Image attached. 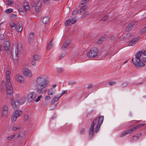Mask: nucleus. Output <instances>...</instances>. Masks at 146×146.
Wrapping results in <instances>:
<instances>
[{"mask_svg": "<svg viewBox=\"0 0 146 146\" xmlns=\"http://www.w3.org/2000/svg\"><path fill=\"white\" fill-rule=\"evenodd\" d=\"M48 84L46 80L44 78L43 76L41 75L36 80V88L38 93H45L46 90L45 88Z\"/></svg>", "mask_w": 146, "mask_h": 146, "instance_id": "f257e3e1", "label": "nucleus"}, {"mask_svg": "<svg viewBox=\"0 0 146 146\" xmlns=\"http://www.w3.org/2000/svg\"><path fill=\"white\" fill-rule=\"evenodd\" d=\"M144 55L146 56V51L143 50L142 51H139L135 54V61H134L133 58L132 59L133 63L135 66L136 68L141 66L143 67L145 66V64L140 60V57L142 55V53Z\"/></svg>", "mask_w": 146, "mask_h": 146, "instance_id": "f03ea898", "label": "nucleus"}, {"mask_svg": "<svg viewBox=\"0 0 146 146\" xmlns=\"http://www.w3.org/2000/svg\"><path fill=\"white\" fill-rule=\"evenodd\" d=\"M10 72L7 70L6 72V87L7 88V96H12L13 92V90L11 83L10 82Z\"/></svg>", "mask_w": 146, "mask_h": 146, "instance_id": "7ed1b4c3", "label": "nucleus"}, {"mask_svg": "<svg viewBox=\"0 0 146 146\" xmlns=\"http://www.w3.org/2000/svg\"><path fill=\"white\" fill-rule=\"evenodd\" d=\"M144 125V124H141L139 125H138L137 126H135V127L132 128L131 129L122 133L121 135L120 136V137H122L126 134H130L137 129L141 127Z\"/></svg>", "mask_w": 146, "mask_h": 146, "instance_id": "20e7f679", "label": "nucleus"}, {"mask_svg": "<svg viewBox=\"0 0 146 146\" xmlns=\"http://www.w3.org/2000/svg\"><path fill=\"white\" fill-rule=\"evenodd\" d=\"M98 51L97 48L94 47L91 48L87 54L88 56L93 58L97 56Z\"/></svg>", "mask_w": 146, "mask_h": 146, "instance_id": "39448f33", "label": "nucleus"}, {"mask_svg": "<svg viewBox=\"0 0 146 146\" xmlns=\"http://www.w3.org/2000/svg\"><path fill=\"white\" fill-rule=\"evenodd\" d=\"M97 119V118H95L93 120L89 129V135L91 136V138L94 135V125L96 123Z\"/></svg>", "mask_w": 146, "mask_h": 146, "instance_id": "423d86ee", "label": "nucleus"}, {"mask_svg": "<svg viewBox=\"0 0 146 146\" xmlns=\"http://www.w3.org/2000/svg\"><path fill=\"white\" fill-rule=\"evenodd\" d=\"M104 119V116H100L98 117V123L96 127L95 132L97 133L99 131L100 126L102 124Z\"/></svg>", "mask_w": 146, "mask_h": 146, "instance_id": "0eeeda50", "label": "nucleus"}, {"mask_svg": "<svg viewBox=\"0 0 146 146\" xmlns=\"http://www.w3.org/2000/svg\"><path fill=\"white\" fill-rule=\"evenodd\" d=\"M29 102H31L36 96V94L34 92H29L26 96Z\"/></svg>", "mask_w": 146, "mask_h": 146, "instance_id": "6e6552de", "label": "nucleus"}, {"mask_svg": "<svg viewBox=\"0 0 146 146\" xmlns=\"http://www.w3.org/2000/svg\"><path fill=\"white\" fill-rule=\"evenodd\" d=\"M22 71L24 74L27 77H31L32 75L30 70L27 68H24Z\"/></svg>", "mask_w": 146, "mask_h": 146, "instance_id": "1a4fd4ad", "label": "nucleus"}, {"mask_svg": "<svg viewBox=\"0 0 146 146\" xmlns=\"http://www.w3.org/2000/svg\"><path fill=\"white\" fill-rule=\"evenodd\" d=\"M17 51H15V53L14 54H13L12 53V56H13V58L14 60L15 63L16 64H18V50L17 47Z\"/></svg>", "mask_w": 146, "mask_h": 146, "instance_id": "9d476101", "label": "nucleus"}, {"mask_svg": "<svg viewBox=\"0 0 146 146\" xmlns=\"http://www.w3.org/2000/svg\"><path fill=\"white\" fill-rule=\"evenodd\" d=\"M25 136V132L21 131L19 133V143L20 142V144L23 143Z\"/></svg>", "mask_w": 146, "mask_h": 146, "instance_id": "9b49d317", "label": "nucleus"}, {"mask_svg": "<svg viewBox=\"0 0 146 146\" xmlns=\"http://www.w3.org/2000/svg\"><path fill=\"white\" fill-rule=\"evenodd\" d=\"M11 104L12 108L14 109H16L18 106V100L12 99L11 101Z\"/></svg>", "mask_w": 146, "mask_h": 146, "instance_id": "f8f14e48", "label": "nucleus"}, {"mask_svg": "<svg viewBox=\"0 0 146 146\" xmlns=\"http://www.w3.org/2000/svg\"><path fill=\"white\" fill-rule=\"evenodd\" d=\"M18 117V110H16L14 111L11 117V119L12 121L14 122L17 119Z\"/></svg>", "mask_w": 146, "mask_h": 146, "instance_id": "ddd939ff", "label": "nucleus"}, {"mask_svg": "<svg viewBox=\"0 0 146 146\" xmlns=\"http://www.w3.org/2000/svg\"><path fill=\"white\" fill-rule=\"evenodd\" d=\"M39 60V58L37 54H35L33 56V59L31 62V64L33 66H35L36 65V62L38 61Z\"/></svg>", "mask_w": 146, "mask_h": 146, "instance_id": "4468645a", "label": "nucleus"}, {"mask_svg": "<svg viewBox=\"0 0 146 146\" xmlns=\"http://www.w3.org/2000/svg\"><path fill=\"white\" fill-rule=\"evenodd\" d=\"M135 24V22L133 21L130 23L125 29V31L128 32L130 31Z\"/></svg>", "mask_w": 146, "mask_h": 146, "instance_id": "2eb2a0df", "label": "nucleus"}, {"mask_svg": "<svg viewBox=\"0 0 146 146\" xmlns=\"http://www.w3.org/2000/svg\"><path fill=\"white\" fill-rule=\"evenodd\" d=\"M138 38L139 37H138L132 39L129 43V46H133L135 44L138 42L139 40Z\"/></svg>", "mask_w": 146, "mask_h": 146, "instance_id": "dca6fc26", "label": "nucleus"}, {"mask_svg": "<svg viewBox=\"0 0 146 146\" xmlns=\"http://www.w3.org/2000/svg\"><path fill=\"white\" fill-rule=\"evenodd\" d=\"M4 46L6 50H9V49L10 48V45L9 42L8 40L5 42L4 43Z\"/></svg>", "mask_w": 146, "mask_h": 146, "instance_id": "f3484780", "label": "nucleus"}, {"mask_svg": "<svg viewBox=\"0 0 146 146\" xmlns=\"http://www.w3.org/2000/svg\"><path fill=\"white\" fill-rule=\"evenodd\" d=\"M142 134L141 133H139L133 136L131 138V141L133 142L134 141L137 140L141 136Z\"/></svg>", "mask_w": 146, "mask_h": 146, "instance_id": "a211bd4d", "label": "nucleus"}, {"mask_svg": "<svg viewBox=\"0 0 146 146\" xmlns=\"http://www.w3.org/2000/svg\"><path fill=\"white\" fill-rule=\"evenodd\" d=\"M49 18L47 17H42L41 19L42 22L44 24H47L49 22Z\"/></svg>", "mask_w": 146, "mask_h": 146, "instance_id": "6ab92c4d", "label": "nucleus"}, {"mask_svg": "<svg viewBox=\"0 0 146 146\" xmlns=\"http://www.w3.org/2000/svg\"><path fill=\"white\" fill-rule=\"evenodd\" d=\"M26 98H27L26 95L23 96V97H21L20 100H19V104H23L25 102V99Z\"/></svg>", "mask_w": 146, "mask_h": 146, "instance_id": "aec40b11", "label": "nucleus"}, {"mask_svg": "<svg viewBox=\"0 0 146 146\" xmlns=\"http://www.w3.org/2000/svg\"><path fill=\"white\" fill-rule=\"evenodd\" d=\"M60 97H61L60 96L59 97H57L56 96L54 97L52 99L51 102V104H54L55 102H57Z\"/></svg>", "mask_w": 146, "mask_h": 146, "instance_id": "412c9836", "label": "nucleus"}, {"mask_svg": "<svg viewBox=\"0 0 146 146\" xmlns=\"http://www.w3.org/2000/svg\"><path fill=\"white\" fill-rule=\"evenodd\" d=\"M69 44L70 43L68 42H66L64 43L61 47V50L62 51L65 50Z\"/></svg>", "mask_w": 146, "mask_h": 146, "instance_id": "4be33fe9", "label": "nucleus"}, {"mask_svg": "<svg viewBox=\"0 0 146 146\" xmlns=\"http://www.w3.org/2000/svg\"><path fill=\"white\" fill-rule=\"evenodd\" d=\"M25 80L22 76H19V82L21 84L25 83Z\"/></svg>", "mask_w": 146, "mask_h": 146, "instance_id": "5701e85b", "label": "nucleus"}, {"mask_svg": "<svg viewBox=\"0 0 146 146\" xmlns=\"http://www.w3.org/2000/svg\"><path fill=\"white\" fill-rule=\"evenodd\" d=\"M52 40L51 41H50L48 45V46L46 48L48 50H49L50 49L52 48L53 47V45L52 44Z\"/></svg>", "mask_w": 146, "mask_h": 146, "instance_id": "b1692460", "label": "nucleus"}, {"mask_svg": "<svg viewBox=\"0 0 146 146\" xmlns=\"http://www.w3.org/2000/svg\"><path fill=\"white\" fill-rule=\"evenodd\" d=\"M89 0H83L81 1V4L79 6L80 7H84L85 6V4Z\"/></svg>", "mask_w": 146, "mask_h": 146, "instance_id": "393cba45", "label": "nucleus"}, {"mask_svg": "<svg viewBox=\"0 0 146 146\" xmlns=\"http://www.w3.org/2000/svg\"><path fill=\"white\" fill-rule=\"evenodd\" d=\"M81 7V8L80 9V11H78L77 12V13H80L83 12L84 11V10H86V7L85 6H84V7Z\"/></svg>", "mask_w": 146, "mask_h": 146, "instance_id": "a878e982", "label": "nucleus"}, {"mask_svg": "<svg viewBox=\"0 0 146 146\" xmlns=\"http://www.w3.org/2000/svg\"><path fill=\"white\" fill-rule=\"evenodd\" d=\"M54 92L53 88H52L49 90L48 92V95H52Z\"/></svg>", "mask_w": 146, "mask_h": 146, "instance_id": "bb28decb", "label": "nucleus"}, {"mask_svg": "<svg viewBox=\"0 0 146 146\" xmlns=\"http://www.w3.org/2000/svg\"><path fill=\"white\" fill-rule=\"evenodd\" d=\"M24 9L25 12H27L29 11V7L28 5H26V6H24Z\"/></svg>", "mask_w": 146, "mask_h": 146, "instance_id": "cd10ccee", "label": "nucleus"}, {"mask_svg": "<svg viewBox=\"0 0 146 146\" xmlns=\"http://www.w3.org/2000/svg\"><path fill=\"white\" fill-rule=\"evenodd\" d=\"M71 20L70 19H68L65 22V25L66 26L70 25Z\"/></svg>", "mask_w": 146, "mask_h": 146, "instance_id": "c85d7f7f", "label": "nucleus"}, {"mask_svg": "<svg viewBox=\"0 0 146 146\" xmlns=\"http://www.w3.org/2000/svg\"><path fill=\"white\" fill-rule=\"evenodd\" d=\"M13 11V9L10 8L7 9L5 11V12L7 14H9Z\"/></svg>", "mask_w": 146, "mask_h": 146, "instance_id": "c756f323", "label": "nucleus"}, {"mask_svg": "<svg viewBox=\"0 0 146 146\" xmlns=\"http://www.w3.org/2000/svg\"><path fill=\"white\" fill-rule=\"evenodd\" d=\"M19 54L20 53V54H22L23 53V49L22 48V46L21 44L20 45H19Z\"/></svg>", "mask_w": 146, "mask_h": 146, "instance_id": "7c9ffc66", "label": "nucleus"}, {"mask_svg": "<svg viewBox=\"0 0 146 146\" xmlns=\"http://www.w3.org/2000/svg\"><path fill=\"white\" fill-rule=\"evenodd\" d=\"M10 17L12 19H15L17 18V16L15 14H11L10 15Z\"/></svg>", "mask_w": 146, "mask_h": 146, "instance_id": "2f4dec72", "label": "nucleus"}, {"mask_svg": "<svg viewBox=\"0 0 146 146\" xmlns=\"http://www.w3.org/2000/svg\"><path fill=\"white\" fill-rule=\"evenodd\" d=\"M146 33V26L144 27L141 31L140 33L143 34Z\"/></svg>", "mask_w": 146, "mask_h": 146, "instance_id": "473e14b6", "label": "nucleus"}, {"mask_svg": "<svg viewBox=\"0 0 146 146\" xmlns=\"http://www.w3.org/2000/svg\"><path fill=\"white\" fill-rule=\"evenodd\" d=\"M41 6H35V10L36 11L39 12L41 9Z\"/></svg>", "mask_w": 146, "mask_h": 146, "instance_id": "72a5a7b5", "label": "nucleus"}, {"mask_svg": "<svg viewBox=\"0 0 146 146\" xmlns=\"http://www.w3.org/2000/svg\"><path fill=\"white\" fill-rule=\"evenodd\" d=\"M109 17L108 15L105 16L101 19V21H105Z\"/></svg>", "mask_w": 146, "mask_h": 146, "instance_id": "f704fd0d", "label": "nucleus"}, {"mask_svg": "<svg viewBox=\"0 0 146 146\" xmlns=\"http://www.w3.org/2000/svg\"><path fill=\"white\" fill-rule=\"evenodd\" d=\"M104 38L102 37L100 38L99 40L97 41V42L98 44H100L102 42L104 41Z\"/></svg>", "mask_w": 146, "mask_h": 146, "instance_id": "c9c22d12", "label": "nucleus"}, {"mask_svg": "<svg viewBox=\"0 0 146 146\" xmlns=\"http://www.w3.org/2000/svg\"><path fill=\"white\" fill-rule=\"evenodd\" d=\"M36 4V6H41V3L40 2V0H37Z\"/></svg>", "mask_w": 146, "mask_h": 146, "instance_id": "e433bc0d", "label": "nucleus"}, {"mask_svg": "<svg viewBox=\"0 0 146 146\" xmlns=\"http://www.w3.org/2000/svg\"><path fill=\"white\" fill-rule=\"evenodd\" d=\"M89 12L88 11H86L84 13L82 16V18H84L86 17L88 14Z\"/></svg>", "mask_w": 146, "mask_h": 146, "instance_id": "4c0bfd02", "label": "nucleus"}, {"mask_svg": "<svg viewBox=\"0 0 146 146\" xmlns=\"http://www.w3.org/2000/svg\"><path fill=\"white\" fill-rule=\"evenodd\" d=\"M13 2L11 0H7V4L9 6H11Z\"/></svg>", "mask_w": 146, "mask_h": 146, "instance_id": "58836bf2", "label": "nucleus"}, {"mask_svg": "<svg viewBox=\"0 0 146 146\" xmlns=\"http://www.w3.org/2000/svg\"><path fill=\"white\" fill-rule=\"evenodd\" d=\"M34 37V33H31L29 34V39H31L33 38Z\"/></svg>", "mask_w": 146, "mask_h": 146, "instance_id": "ea45409f", "label": "nucleus"}, {"mask_svg": "<svg viewBox=\"0 0 146 146\" xmlns=\"http://www.w3.org/2000/svg\"><path fill=\"white\" fill-rule=\"evenodd\" d=\"M85 132V129L84 128H82L80 131V133L81 134H83Z\"/></svg>", "mask_w": 146, "mask_h": 146, "instance_id": "a19ab883", "label": "nucleus"}, {"mask_svg": "<svg viewBox=\"0 0 146 146\" xmlns=\"http://www.w3.org/2000/svg\"><path fill=\"white\" fill-rule=\"evenodd\" d=\"M3 110L6 111H8V107L6 105H5L4 106L3 108Z\"/></svg>", "mask_w": 146, "mask_h": 146, "instance_id": "79ce46f5", "label": "nucleus"}, {"mask_svg": "<svg viewBox=\"0 0 146 146\" xmlns=\"http://www.w3.org/2000/svg\"><path fill=\"white\" fill-rule=\"evenodd\" d=\"M65 56V54L64 53H62L61 55L59 57V60H60L62 58L64 57Z\"/></svg>", "mask_w": 146, "mask_h": 146, "instance_id": "37998d69", "label": "nucleus"}, {"mask_svg": "<svg viewBox=\"0 0 146 146\" xmlns=\"http://www.w3.org/2000/svg\"><path fill=\"white\" fill-rule=\"evenodd\" d=\"M128 84V82H125L123 83L122 85V86L124 88L127 86Z\"/></svg>", "mask_w": 146, "mask_h": 146, "instance_id": "c03bdc74", "label": "nucleus"}, {"mask_svg": "<svg viewBox=\"0 0 146 146\" xmlns=\"http://www.w3.org/2000/svg\"><path fill=\"white\" fill-rule=\"evenodd\" d=\"M15 136V135H14L10 136V137H7V139L9 140L13 138Z\"/></svg>", "mask_w": 146, "mask_h": 146, "instance_id": "a18cd8bd", "label": "nucleus"}, {"mask_svg": "<svg viewBox=\"0 0 146 146\" xmlns=\"http://www.w3.org/2000/svg\"><path fill=\"white\" fill-rule=\"evenodd\" d=\"M7 113L8 111H7L3 110L2 111V115L6 116Z\"/></svg>", "mask_w": 146, "mask_h": 146, "instance_id": "49530a36", "label": "nucleus"}, {"mask_svg": "<svg viewBox=\"0 0 146 146\" xmlns=\"http://www.w3.org/2000/svg\"><path fill=\"white\" fill-rule=\"evenodd\" d=\"M42 97V96L41 95L38 96L37 98L35 100V102H38Z\"/></svg>", "mask_w": 146, "mask_h": 146, "instance_id": "de8ad7c7", "label": "nucleus"}, {"mask_svg": "<svg viewBox=\"0 0 146 146\" xmlns=\"http://www.w3.org/2000/svg\"><path fill=\"white\" fill-rule=\"evenodd\" d=\"M76 82L70 81L68 83L69 85H72L76 83Z\"/></svg>", "mask_w": 146, "mask_h": 146, "instance_id": "09e8293b", "label": "nucleus"}, {"mask_svg": "<svg viewBox=\"0 0 146 146\" xmlns=\"http://www.w3.org/2000/svg\"><path fill=\"white\" fill-rule=\"evenodd\" d=\"M22 29L23 27L22 26V25L21 24V25L20 24H19V33L21 32L22 30Z\"/></svg>", "mask_w": 146, "mask_h": 146, "instance_id": "8fccbe9b", "label": "nucleus"}, {"mask_svg": "<svg viewBox=\"0 0 146 146\" xmlns=\"http://www.w3.org/2000/svg\"><path fill=\"white\" fill-rule=\"evenodd\" d=\"M57 70L58 72H61L63 71V69L62 68H57Z\"/></svg>", "mask_w": 146, "mask_h": 146, "instance_id": "3c124183", "label": "nucleus"}, {"mask_svg": "<svg viewBox=\"0 0 146 146\" xmlns=\"http://www.w3.org/2000/svg\"><path fill=\"white\" fill-rule=\"evenodd\" d=\"M10 25L11 27H15L16 24L13 22H11L10 23Z\"/></svg>", "mask_w": 146, "mask_h": 146, "instance_id": "603ef678", "label": "nucleus"}, {"mask_svg": "<svg viewBox=\"0 0 146 146\" xmlns=\"http://www.w3.org/2000/svg\"><path fill=\"white\" fill-rule=\"evenodd\" d=\"M29 116L27 115H25L24 117V120L25 121L27 120H28V119H29Z\"/></svg>", "mask_w": 146, "mask_h": 146, "instance_id": "864d4df0", "label": "nucleus"}, {"mask_svg": "<svg viewBox=\"0 0 146 146\" xmlns=\"http://www.w3.org/2000/svg\"><path fill=\"white\" fill-rule=\"evenodd\" d=\"M116 83L115 82H110L108 83V84L112 86V85L115 84Z\"/></svg>", "mask_w": 146, "mask_h": 146, "instance_id": "5fc2aeb1", "label": "nucleus"}, {"mask_svg": "<svg viewBox=\"0 0 146 146\" xmlns=\"http://www.w3.org/2000/svg\"><path fill=\"white\" fill-rule=\"evenodd\" d=\"M19 12H20V14L22 15H24L25 14V13L24 11H21L19 9Z\"/></svg>", "mask_w": 146, "mask_h": 146, "instance_id": "6e6d98bb", "label": "nucleus"}, {"mask_svg": "<svg viewBox=\"0 0 146 146\" xmlns=\"http://www.w3.org/2000/svg\"><path fill=\"white\" fill-rule=\"evenodd\" d=\"M71 22L72 23V24H74L76 22V20L74 19H72V20H71Z\"/></svg>", "mask_w": 146, "mask_h": 146, "instance_id": "4d7b16f0", "label": "nucleus"}, {"mask_svg": "<svg viewBox=\"0 0 146 146\" xmlns=\"http://www.w3.org/2000/svg\"><path fill=\"white\" fill-rule=\"evenodd\" d=\"M50 98H51L49 96H47L45 97V100H49Z\"/></svg>", "mask_w": 146, "mask_h": 146, "instance_id": "13d9d810", "label": "nucleus"}, {"mask_svg": "<svg viewBox=\"0 0 146 146\" xmlns=\"http://www.w3.org/2000/svg\"><path fill=\"white\" fill-rule=\"evenodd\" d=\"M36 5V4L34 2H32L31 3V7H34Z\"/></svg>", "mask_w": 146, "mask_h": 146, "instance_id": "bf43d9fd", "label": "nucleus"}, {"mask_svg": "<svg viewBox=\"0 0 146 146\" xmlns=\"http://www.w3.org/2000/svg\"><path fill=\"white\" fill-rule=\"evenodd\" d=\"M92 86L93 85L92 84H90L87 87V88L88 89H90L92 88Z\"/></svg>", "mask_w": 146, "mask_h": 146, "instance_id": "052dcab7", "label": "nucleus"}, {"mask_svg": "<svg viewBox=\"0 0 146 146\" xmlns=\"http://www.w3.org/2000/svg\"><path fill=\"white\" fill-rule=\"evenodd\" d=\"M67 91L66 90L64 91L61 94L60 96L61 97L63 94L67 93Z\"/></svg>", "mask_w": 146, "mask_h": 146, "instance_id": "680f3d73", "label": "nucleus"}, {"mask_svg": "<svg viewBox=\"0 0 146 146\" xmlns=\"http://www.w3.org/2000/svg\"><path fill=\"white\" fill-rule=\"evenodd\" d=\"M18 129V127H12V129L13 130H16Z\"/></svg>", "mask_w": 146, "mask_h": 146, "instance_id": "e2e57ef3", "label": "nucleus"}, {"mask_svg": "<svg viewBox=\"0 0 146 146\" xmlns=\"http://www.w3.org/2000/svg\"><path fill=\"white\" fill-rule=\"evenodd\" d=\"M23 113L22 111L21 110H19V117L20 115H21Z\"/></svg>", "mask_w": 146, "mask_h": 146, "instance_id": "0e129e2a", "label": "nucleus"}, {"mask_svg": "<svg viewBox=\"0 0 146 146\" xmlns=\"http://www.w3.org/2000/svg\"><path fill=\"white\" fill-rule=\"evenodd\" d=\"M143 59L144 62H146V58H143Z\"/></svg>", "mask_w": 146, "mask_h": 146, "instance_id": "69168bd1", "label": "nucleus"}, {"mask_svg": "<svg viewBox=\"0 0 146 146\" xmlns=\"http://www.w3.org/2000/svg\"><path fill=\"white\" fill-rule=\"evenodd\" d=\"M21 7H20L19 8V9H20V10L22 11H24L23 9H22V8H21Z\"/></svg>", "mask_w": 146, "mask_h": 146, "instance_id": "338daca9", "label": "nucleus"}, {"mask_svg": "<svg viewBox=\"0 0 146 146\" xmlns=\"http://www.w3.org/2000/svg\"><path fill=\"white\" fill-rule=\"evenodd\" d=\"M56 86V84H54L53 85V88H55Z\"/></svg>", "mask_w": 146, "mask_h": 146, "instance_id": "774afa93", "label": "nucleus"}]
</instances>
